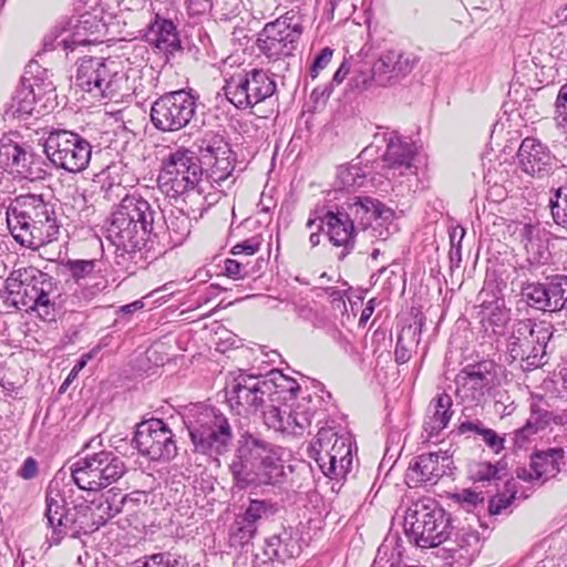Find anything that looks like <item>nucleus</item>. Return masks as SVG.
<instances>
[{
    "label": "nucleus",
    "mask_w": 567,
    "mask_h": 567,
    "mask_svg": "<svg viewBox=\"0 0 567 567\" xmlns=\"http://www.w3.org/2000/svg\"><path fill=\"white\" fill-rule=\"evenodd\" d=\"M284 449L245 434L239 441L236 458L230 464V471L237 483L281 484L287 478L284 465Z\"/></svg>",
    "instance_id": "obj_1"
},
{
    "label": "nucleus",
    "mask_w": 567,
    "mask_h": 567,
    "mask_svg": "<svg viewBox=\"0 0 567 567\" xmlns=\"http://www.w3.org/2000/svg\"><path fill=\"white\" fill-rule=\"evenodd\" d=\"M158 188L169 198L203 205L207 200L203 167L194 152L181 147L162 159Z\"/></svg>",
    "instance_id": "obj_2"
},
{
    "label": "nucleus",
    "mask_w": 567,
    "mask_h": 567,
    "mask_svg": "<svg viewBox=\"0 0 567 567\" xmlns=\"http://www.w3.org/2000/svg\"><path fill=\"white\" fill-rule=\"evenodd\" d=\"M156 212L144 198L126 195L115 207L107 227V237L125 252L140 249L154 228Z\"/></svg>",
    "instance_id": "obj_3"
},
{
    "label": "nucleus",
    "mask_w": 567,
    "mask_h": 567,
    "mask_svg": "<svg viewBox=\"0 0 567 567\" xmlns=\"http://www.w3.org/2000/svg\"><path fill=\"white\" fill-rule=\"evenodd\" d=\"M184 423L194 453L217 461L229 451L234 439L231 426L228 419L215 408L194 405L189 409Z\"/></svg>",
    "instance_id": "obj_4"
},
{
    "label": "nucleus",
    "mask_w": 567,
    "mask_h": 567,
    "mask_svg": "<svg viewBox=\"0 0 567 567\" xmlns=\"http://www.w3.org/2000/svg\"><path fill=\"white\" fill-rule=\"evenodd\" d=\"M75 85L95 99L110 100L124 97L135 90L122 61L92 56L81 59Z\"/></svg>",
    "instance_id": "obj_5"
},
{
    "label": "nucleus",
    "mask_w": 567,
    "mask_h": 567,
    "mask_svg": "<svg viewBox=\"0 0 567 567\" xmlns=\"http://www.w3.org/2000/svg\"><path fill=\"white\" fill-rule=\"evenodd\" d=\"M92 513H94V502L90 505L80 504L73 509L66 508V502L60 491V482L51 481L45 496L44 520L51 535H47L49 547L59 544L69 530L76 533H92L97 530L93 525Z\"/></svg>",
    "instance_id": "obj_6"
},
{
    "label": "nucleus",
    "mask_w": 567,
    "mask_h": 567,
    "mask_svg": "<svg viewBox=\"0 0 567 567\" xmlns=\"http://www.w3.org/2000/svg\"><path fill=\"white\" fill-rule=\"evenodd\" d=\"M404 530L416 546L436 547L451 535V517L435 501L420 499L408 508Z\"/></svg>",
    "instance_id": "obj_7"
},
{
    "label": "nucleus",
    "mask_w": 567,
    "mask_h": 567,
    "mask_svg": "<svg viewBox=\"0 0 567 567\" xmlns=\"http://www.w3.org/2000/svg\"><path fill=\"white\" fill-rule=\"evenodd\" d=\"M70 473L80 489L97 492L117 482L126 473V466L114 452L101 451L78 458L70 465Z\"/></svg>",
    "instance_id": "obj_8"
},
{
    "label": "nucleus",
    "mask_w": 567,
    "mask_h": 567,
    "mask_svg": "<svg viewBox=\"0 0 567 567\" xmlns=\"http://www.w3.org/2000/svg\"><path fill=\"white\" fill-rule=\"evenodd\" d=\"M308 453L327 477L343 478L352 468L351 439L332 429H320Z\"/></svg>",
    "instance_id": "obj_9"
},
{
    "label": "nucleus",
    "mask_w": 567,
    "mask_h": 567,
    "mask_svg": "<svg viewBox=\"0 0 567 567\" xmlns=\"http://www.w3.org/2000/svg\"><path fill=\"white\" fill-rule=\"evenodd\" d=\"M553 336V327L532 319L519 320L512 326L506 340V354L511 362L527 361L529 365L543 364L542 359Z\"/></svg>",
    "instance_id": "obj_10"
},
{
    "label": "nucleus",
    "mask_w": 567,
    "mask_h": 567,
    "mask_svg": "<svg viewBox=\"0 0 567 567\" xmlns=\"http://www.w3.org/2000/svg\"><path fill=\"white\" fill-rule=\"evenodd\" d=\"M43 152L58 168L80 173L89 166L92 146L81 135L59 130L50 132L44 138Z\"/></svg>",
    "instance_id": "obj_11"
},
{
    "label": "nucleus",
    "mask_w": 567,
    "mask_h": 567,
    "mask_svg": "<svg viewBox=\"0 0 567 567\" xmlns=\"http://www.w3.org/2000/svg\"><path fill=\"white\" fill-rule=\"evenodd\" d=\"M302 32L300 18L289 11L264 27L258 34L257 44L268 60L278 61L293 54Z\"/></svg>",
    "instance_id": "obj_12"
},
{
    "label": "nucleus",
    "mask_w": 567,
    "mask_h": 567,
    "mask_svg": "<svg viewBox=\"0 0 567 567\" xmlns=\"http://www.w3.org/2000/svg\"><path fill=\"white\" fill-rule=\"evenodd\" d=\"M417 62L419 58L414 53L385 51L374 61L369 72L357 71L353 78L354 85L359 90L392 86L410 74Z\"/></svg>",
    "instance_id": "obj_13"
},
{
    "label": "nucleus",
    "mask_w": 567,
    "mask_h": 567,
    "mask_svg": "<svg viewBox=\"0 0 567 567\" xmlns=\"http://www.w3.org/2000/svg\"><path fill=\"white\" fill-rule=\"evenodd\" d=\"M275 382V378L268 380L244 372L234 375L225 388L230 409L238 415L257 412L264 406L266 398L272 393Z\"/></svg>",
    "instance_id": "obj_14"
},
{
    "label": "nucleus",
    "mask_w": 567,
    "mask_h": 567,
    "mask_svg": "<svg viewBox=\"0 0 567 567\" xmlns=\"http://www.w3.org/2000/svg\"><path fill=\"white\" fill-rule=\"evenodd\" d=\"M196 97L177 90L158 97L151 109V121L162 132H175L187 126L196 114Z\"/></svg>",
    "instance_id": "obj_15"
},
{
    "label": "nucleus",
    "mask_w": 567,
    "mask_h": 567,
    "mask_svg": "<svg viewBox=\"0 0 567 567\" xmlns=\"http://www.w3.org/2000/svg\"><path fill=\"white\" fill-rule=\"evenodd\" d=\"M276 89L275 80L259 69L233 75L223 87L227 100L238 109L255 106L272 96Z\"/></svg>",
    "instance_id": "obj_16"
},
{
    "label": "nucleus",
    "mask_w": 567,
    "mask_h": 567,
    "mask_svg": "<svg viewBox=\"0 0 567 567\" xmlns=\"http://www.w3.org/2000/svg\"><path fill=\"white\" fill-rule=\"evenodd\" d=\"M341 207L344 217H349L357 229L371 230V236L385 239L389 235L388 226L392 223L394 212L382 202L369 196H353L348 198Z\"/></svg>",
    "instance_id": "obj_17"
},
{
    "label": "nucleus",
    "mask_w": 567,
    "mask_h": 567,
    "mask_svg": "<svg viewBox=\"0 0 567 567\" xmlns=\"http://www.w3.org/2000/svg\"><path fill=\"white\" fill-rule=\"evenodd\" d=\"M200 159L206 168L205 185L220 187L224 182L233 176L235 168V153L229 144L214 133L206 134L198 145Z\"/></svg>",
    "instance_id": "obj_18"
},
{
    "label": "nucleus",
    "mask_w": 567,
    "mask_h": 567,
    "mask_svg": "<svg viewBox=\"0 0 567 567\" xmlns=\"http://www.w3.org/2000/svg\"><path fill=\"white\" fill-rule=\"evenodd\" d=\"M174 434L159 419H151L137 425L134 442L142 455L153 461H169L177 455Z\"/></svg>",
    "instance_id": "obj_19"
},
{
    "label": "nucleus",
    "mask_w": 567,
    "mask_h": 567,
    "mask_svg": "<svg viewBox=\"0 0 567 567\" xmlns=\"http://www.w3.org/2000/svg\"><path fill=\"white\" fill-rule=\"evenodd\" d=\"M494 363L482 361L465 367L456 377V396L466 406L485 402L494 385Z\"/></svg>",
    "instance_id": "obj_20"
},
{
    "label": "nucleus",
    "mask_w": 567,
    "mask_h": 567,
    "mask_svg": "<svg viewBox=\"0 0 567 567\" xmlns=\"http://www.w3.org/2000/svg\"><path fill=\"white\" fill-rule=\"evenodd\" d=\"M65 35L61 39L63 50L73 52L79 47H85L101 42L100 37L105 29L97 16L85 12L79 17L63 18Z\"/></svg>",
    "instance_id": "obj_21"
},
{
    "label": "nucleus",
    "mask_w": 567,
    "mask_h": 567,
    "mask_svg": "<svg viewBox=\"0 0 567 567\" xmlns=\"http://www.w3.org/2000/svg\"><path fill=\"white\" fill-rule=\"evenodd\" d=\"M517 158L520 169L536 178L549 176L557 166V159L550 150L534 137H526L522 141Z\"/></svg>",
    "instance_id": "obj_22"
},
{
    "label": "nucleus",
    "mask_w": 567,
    "mask_h": 567,
    "mask_svg": "<svg viewBox=\"0 0 567 567\" xmlns=\"http://www.w3.org/2000/svg\"><path fill=\"white\" fill-rule=\"evenodd\" d=\"M451 461L446 452H436L419 455L414 458L405 474L409 486L419 484H435L446 473Z\"/></svg>",
    "instance_id": "obj_23"
},
{
    "label": "nucleus",
    "mask_w": 567,
    "mask_h": 567,
    "mask_svg": "<svg viewBox=\"0 0 567 567\" xmlns=\"http://www.w3.org/2000/svg\"><path fill=\"white\" fill-rule=\"evenodd\" d=\"M344 215L343 208L340 206L338 210L327 212L322 218H320L319 229H322L323 225L327 228V235L330 243L336 247H341L342 251L340 258H344L354 248V239L357 228L352 224L349 217Z\"/></svg>",
    "instance_id": "obj_24"
},
{
    "label": "nucleus",
    "mask_w": 567,
    "mask_h": 567,
    "mask_svg": "<svg viewBox=\"0 0 567 567\" xmlns=\"http://www.w3.org/2000/svg\"><path fill=\"white\" fill-rule=\"evenodd\" d=\"M34 81L33 60L31 59L24 66L8 111L11 112L13 117L27 120L32 115L35 107Z\"/></svg>",
    "instance_id": "obj_25"
},
{
    "label": "nucleus",
    "mask_w": 567,
    "mask_h": 567,
    "mask_svg": "<svg viewBox=\"0 0 567 567\" xmlns=\"http://www.w3.org/2000/svg\"><path fill=\"white\" fill-rule=\"evenodd\" d=\"M414 152L409 143L402 142L399 137H390L386 151L383 154L384 166L392 177L403 176L413 173Z\"/></svg>",
    "instance_id": "obj_26"
},
{
    "label": "nucleus",
    "mask_w": 567,
    "mask_h": 567,
    "mask_svg": "<svg viewBox=\"0 0 567 567\" xmlns=\"http://www.w3.org/2000/svg\"><path fill=\"white\" fill-rule=\"evenodd\" d=\"M453 401L447 393H440L430 402L424 417L423 430L427 439L437 436L450 423Z\"/></svg>",
    "instance_id": "obj_27"
},
{
    "label": "nucleus",
    "mask_w": 567,
    "mask_h": 567,
    "mask_svg": "<svg viewBox=\"0 0 567 567\" xmlns=\"http://www.w3.org/2000/svg\"><path fill=\"white\" fill-rule=\"evenodd\" d=\"M564 458L561 449H549L533 455L529 464L527 477L529 481H540L542 483L556 476L560 471V463Z\"/></svg>",
    "instance_id": "obj_28"
},
{
    "label": "nucleus",
    "mask_w": 567,
    "mask_h": 567,
    "mask_svg": "<svg viewBox=\"0 0 567 567\" xmlns=\"http://www.w3.org/2000/svg\"><path fill=\"white\" fill-rule=\"evenodd\" d=\"M301 553V546L298 538L291 533L285 530L279 535H274L266 542L264 549L265 556L272 563L285 564L292 560Z\"/></svg>",
    "instance_id": "obj_29"
},
{
    "label": "nucleus",
    "mask_w": 567,
    "mask_h": 567,
    "mask_svg": "<svg viewBox=\"0 0 567 567\" xmlns=\"http://www.w3.org/2000/svg\"><path fill=\"white\" fill-rule=\"evenodd\" d=\"M145 39L151 45L165 53H173L179 49L176 28L171 20L157 17L150 25Z\"/></svg>",
    "instance_id": "obj_30"
},
{
    "label": "nucleus",
    "mask_w": 567,
    "mask_h": 567,
    "mask_svg": "<svg viewBox=\"0 0 567 567\" xmlns=\"http://www.w3.org/2000/svg\"><path fill=\"white\" fill-rule=\"evenodd\" d=\"M38 231L43 235L41 244L56 239L60 226L56 223L55 205L45 203L42 195H38Z\"/></svg>",
    "instance_id": "obj_31"
},
{
    "label": "nucleus",
    "mask_w": 567,
    "mask_h": 567,
    "mask_svg": "<svg viewBox=\"0 0 567 567\" xmlns=\"http://www.w3.org/2000/svg\"><path fill=\"white\" fill-rule=\"evenodd\" d=\"M167 234L173 246L182 245L190 234L192 221L183 208L174 207L165 216Z\"/></svg>",
    "instance_id": "obj_32"
},
{
    "label": "nucleus",
    "mask_w": 567,
    "mask_h": 567,
    "mask_svg": "<svg viewBox=\"0 0 567 567\" xmlns=\"http://www.w3.org/2000/svg\"><path fill=\"white\" fill-rule=\"evenodd\" d=\"M529 411L530 413L527 421L536 430L543 431L551 423H564V415L554 414V412L549 410L548 403L544 401L542 398L532 399Z\"/></svg>",
    "instance_id": "obj_33"
},
{
    "label": "nucleus",
    "mask_w": 567,
    "mask_h": 567,
    "mask_svg": "<svg viewBox=\"0 0 567 567\" xmlns=\"http://www.w3.org/2000/svg\"><path fill=\"white\" fill-rule=\"evenodd\" d=\"M548 311L555 312L567 306V276L556 275L545 284Z\"/></svg>",
    "instance_id": "obj_34"
},
{
    "label": "nucleus",
    "mask_w": 567,
    "mask_h": 567,
    "mask_svg": "<svg viewBox=\"0 0 567 567\" xmlns=\"http://www.w3.org/2000/svg\"><path fill=\"white\" fill-rule=\"evenodd\" d=\"M52 78L53 73L48 69L38 71V91H42L41 94L38 92V102L42 101L41 110L45 114L51 113L59 105L56 87Z\"/></svg>",
    "instance_id": "obj_35"
},
{
    "label": "nucleus",
    "mask_w": 567,
    "mask_h": 567,
    "mask_svg": "<svg viewBox=\"0 0 567 567\" xmlns=\"http://www.w3.org/2000/svg\"><path fill=\"white\" fill-rule=\"evenodd\" d=\"M13 214L12 218H8L12 236L22 246L32 248L34 239L33 231L31 229L33 221L32 217L23 212H13Z\"/></svg>",
    "instance_id": "obj_36"
},
{
    "label": "nucleus",
    "mask_w": 567,
    "mask_h": 567,
    "mask_svg": "<svg viewBox=\"0 0 567 567\" xmlns=\"http://www.w3.org/2000/svg\"><path fill=\"white\" fill-rule=\"evenodd\" d=\"M35 285L28 282V278L21 279L18 289L11 291L14 295L12 302L16 307L23 309L25 312L35 310Z\"/></svg>",
    "instance_id": "obj_37"
},
{
    "label": "nucleus",
    "mask_w": 567,
    "mask_h": 567,
    "mask_svg": "<svg viewBox=\"0 0 567 567\" xmlns=\"http://www.w3.org/2000/svg\"><path fill=\"white\" fill-rule=\"evenodd\" d=\"M522 296L536 310L548 311L545 284H525L522 288Z\"/></svg>",
    "instance_id": "obj_38"
},
{
    "label": "nucleus",
    "mask_w": 567,
    "mask_h": 567,
    "mask_svg": "<svg viewBox=\"0 0 567 567\" xmlns=\"http://www.w3.org/2000/svg\"><path fill=\"white\" fill-rule=\"evenodd\" d=\"M504 468L489 462H477L471 465L470 476L474 482H496L502 478Z\"/></svg>",
    "instance_id": "obj_39"
},
{
    "label": "nucleus",
    "mask_w": 567,
    "mask_h": 567,
    "mask_svg": "<svg viewBox=\"0 0 567 567\" xmlns=\"http://www.w3.org/2000/svg\"><path fill=\"white\" fill-rule=\"evenodd\" d=\"M549 206L555 223L567 229V185L556 190Z\"/></svg>",
    "instance_id": "obj_40"
},
{
    "label": "nucleus",
    "mask_w": 567,
    "mask_h": 567,
    "mask_svg": "<svg viewBox=\"0 0 567 567\" xmlns=\"http://www.w3.org/2000/svg\"><path fill=\"white\" fill-rule=\"evenodd\" d=\"M511 319V311L504 306L496 305L487 316L482 317V323L486 330L499 333Z\"/></svg>",
    "instance_id": "obj_41"
},
{
    "label": "nucleus",
    "mask_w": 567,
    "mask_h": 567,
    "mask_svg": "<svg viewBox=\"0 0 567 567\" xmlns=\"http://www.w3.org/2000/svg\"><path fill=\"white\" fill-rule=\"evenodd\" d=\"M121 512V506L112 503L109 498H100L94 501V513H92L93 525L100 528L109 519Z\"/></svg>",
    "instance_id": "obj_42"
},
{
    "label": "nucleus",
    "mask_w": 567,
    "mask_h": 567,
    "mask_svg": "<svg viewBox=\"0 0 567 567\" xmlns=\"http://www.w3.org/2000/svg\"><path fill=\"white\" fill-rule=\"evenodd\" d=\"M290 420L286 425V434L300 436L302 435L311 425L310 416L305 411H299L297 409L289 408Z\"/></svg>",
    "instance_id": "obj_43"
},
{
    "label": "nucleus",
    "mask_w": 567,
    "mask_h": 567,
    "mask_svg": "<svg viewBox=\"0 0 567 567\" xmlns=\"http://www.w3.org/2000/svg\"><path fill=\"white\" fill-rule=\"evenodd\" d=\"M289 408L285 405L284 408L270 406L267 411L264 412L265 423L268 427L274 429L275 431H279L286 433L287 422L290 420Z\"/></svg>",
    "instance_id": "obj_44"
},
{
    "label": "nucleus",
    "mask_w": 567,
    "mask_h": 567,
    "mask_svg": "<svg viewBox=\"0 0 567 567\" xmlns=\"http://www.w3.org/2000/svg\"><path fill=\"white\" fill-rule=\"evenodd\" d=\"M9 156L12 158V167L16 168L17 173L23 176L24 178H29L32 174L31 166L33 155L28 154L21 146L13 145L11 147V152H7Z\"/></svg>",
    "instance_id": "obj_45"
},
{
    "label": "nucleus",
    "mask_w": 567,
    "mask_h": 567,
    "mask_svg": "<svg viewBox=\"0 0 567 567\" xmlns=\"http://www.w3.org/2000/svg\"><path fill=\"white\" fill-rule=\"evenodd\" d=\"M339 186L346 189L361 187L363 185V174L361 168L353 165L340 167L337 174Z\"/></svg>",
    "instance_id": "obj_46"
},
{
    "label": "nucleus",
    "mask_w": 567,
    "mask_h": 567,
    "mask_svg": "<svg viewBox=\"0 0 567 567\" xmlns=\"http://www.w3.org/2000/svg\"><path fill=\"white\" fill-rule=\"evenodd\" d=\"M134 567H185V563L171 554L161 553L146 557L144 561H136Z\"/></svg>",
    "instance_id": "obj_47"
},
{
    "label": "nucleus",
    "mask_w": 567,
    "mask_h": 567,
    "mask_svg": "<svg viewBox=\"0 0 567 567\" xmlns=\"http://www.w3.org/2000/svg\"><path fill=\"white\" fill-rule=\"evenodd\" d=\"M557 125L567 134V82L559 89L555 102V116Z\"/></svg>",
    "instance_id": "obj_48"
},
{
    "label": "nucleus",
    "mask_w": 567,
    "mask_h": 567,
    "mask_svg": "<svg viewBox=\"0 0 567 567\" xmlns=\"http://www.w3.org/2000/svg\"><path fill=\"white\" fill-rule=\"evenodd\" d=\"M65 35V27L63 20H60L42 39V51L48 52L54 50L60 44L61 39Z\"/></svg>",
    "instance_id": "obj_49"
},
{
    "label": "nucleus",
    "mask_w": 567,
    "mask_h": 567,
    "mask_svg": "<svg viewBox=\"0 0 567 567\" xmlns=\"http://www.w3.org/2000/svg\"><path fill=\"white\" fill-rule=\"evenodd\" d=\"M225 274L234 279L239 280L250 276L248 262L236 259H226L224 265Z\"/></svg>",
    "instance_id": "obj_50"
},
{
    "label": "nucleus",
    "mask_w": 567,
    "mask_h": 567,
    "mask_svg": "<svg viewBox=\"0 0 567 567\" xmlns=\"http://www.w3.org/2000/svg\"><path fill=\"white\" fill-rule=\"evenodd\" d=\"M55 307L51 305L48 293L41 290L38 292V317L45 322H52L55 321Z\"/></svg>",
    "instance_id": "obj_51"
},
{
    "label": "nucleus",
    "mask_w": 567,
    "mask_h": 567,
    "mask_svg": "<svg viewBox=\"0 0 567 567\" xmlns=\"http://www.w3.org/2000/svg\"><path fill=\"white\" fill-rule=\"evenodd\" d=\"M256 533V526L247 524L244 519L235 522L231 528V537L240 544L248 543Z\"/></svg>",
    "instance_id": "obj_52"
},
{
    "label": "nucleus",
    "mask_w": 567,
    "mask_h": 567,
    "mask_svg": "<svg viewBox=\"0 0 567 567\" xmlns=\"http://www.w3.org/2000/svg\"><path fill=\"white\" fill-rule=\"evenodd\" d=\"M333 52V49L326 47L313 59V62L310 68V76L312 79H316L319 75L320 71L328 66V64L331 62Z\"/></svg>",
    "instance_id": "obj_53"
},
{
    "label": "nucleus",
    "mask_w": 567,
    "mask_h": 567,
    "mask_svg": "<svg viewBox=\"0 0 567 567\" xmlns=\"http://www.w3.org/2000/svg\"><path fill=\"white\" fill-rule=\"evenodd\" d=\"M480 439L495 454H498L505 447V437L498 435L493 429L487 427Z\"/></svg>",
    "instance_id": "obj_54"
},
{
    "label": "nucleus",
    "mask_w": 567,
    "mask_h": 567,
    "mask_svg": "<svg viewBox=\"0 0 567 567\" xmlns=\"http://www.w3.org/2000/svg\"><path fill=\"white\" fill-rule=\"evenodd\" d=\"M261 246L259 237H251L241 243H238L231 248V254L235 256H252Z\"/></svg>",
    "instance_id": "obj_55"
},
{
    "label": "nucleus",
    "mask_w": 567,
    "mask_h": 567,
    "mask_svg": "<svg viewBox=\"0 0 567 567\" xmlns=\"http://www.w3.org/2000/svg\"><path fill=\"white\" fill-rule=\"evenodd\" d=\"M539 430H536L527 420L526 423L513 433V440L516 447H524Z\"/></svg>",
    "instance_id": "obj_56"
},
{
    "label": "nucleus",
    "mask_w": 567,
    "mask_h": 567,
    "mask_svg": "<svg viewBox=\"0 0 567 567\" xmlns=\"http://www.w3.org/2000/svg\"><path fill=\"white\" fill-rule=\"evenodd\" d=\"M68 268L75 279L84 278L94 269L92 260H69Z\"/></svg>",
    "instance_id": "obj_57"
},
{
    "label": "nucleus",
    "mask_w": 567,
    "mask_h": 567,
    "mask_svg": "<svg viewBox=\"0 0 567 567\" xmlns=\"http://www.w3.org/2000/svg\"><path fill=\"white\" fill-rule=\"evenodd\" d=\"M265 511L266 506L264 502L251 501L241 519H244L247 524L255 525V523L261 517V514L265 513Z\"/></svg>",
    "instance_id": "obj_58"
},
{
    "label": "nucleus",
    "mask_w": 567,
    "mask_h": 567,
    "mask_svg": "<svg viewBox=\"0 0 567 567\" xmlns=\"http://www.w3.org/2000/svg\"><path fill=\"white\" fill-rule=\"evenodd\" d=\"M483 422L480 420L464 421L460 424L458 431L461 434H472L475 439L480 437L483 431H486Z\"/></svg>",
    "instance_id": "obj_59"
},
{
    "label": "nucleus",
    "mask_w": 567,
    "mask_h": 567,
    "mask_svg": "<svg viewBox=\"0 0 567 567\" xmlns=\"http://www.w3.org/2000/svg\"><path fill=\"white\" fill-rule=\"evenodd\" d=\"M458 499L471 507L476 506L478 503H483V496L481 493H476L471 489H464L457 495Z\"/></svg>",
    "instance_id": "obj_60"
},
{
    "label": "nucleus",
    "mask_w": 567,
    "mask_h": 567,
    "mask_svg": "<svg viewBox=\"0 0 567 567\" xmlns=\"http://www.w3.org/2000/svg\"><path fill=\"white\" fill-rule=\"evenodd\" d=\"M513 497L514 496H511V497L497 496V497L492 498L489 501V506H488L489 513L492 515L499 514L503 509H505L509 506Z\"/></svg>",
    "instance_id": "obj_61"
},
{
    "label": "nucleus",
    "mask_w": 567,
    "mask_h": 567,
    "mask_svg": "<svg viewBox=\"0 0 567 567\" xmlns=\"http://www.w3.org/2000/svg\"><path fill=\"white\" fill-rule=\"evenodd\" d=\"M394 357L398 364L406 363L411 358L410 350L403 344L401 337L398 338Z\"/></svg>",
    "instance_id": "obj_62"
},
{
    "label": "nucleus",
    "mask_w": 567,
    "mask_h": 567,
    "mask_svg": "<svg viewBox=\"0 0 567 567\" xmlns=\"http://www.w3.org/2000/svg\"><path fill=\"white\" fill-rule=\"evenodd\" d=\"M18 475L23 480H31L35 477V458L29 456L22 467L18 471Z\"/></svg>",
    "instance_id": "obj_63"
},
{
    "label": "nucleus",
    "mask_w": 567,
    "mask_h": 567,
    "mask_svg": "<svg viewBox=\"0 0 567 567\" xmlns=\"http://www.w3.org/2000/svg\"><path fill=\"white\" fill-rule=\"evenodd\" d=\"M188 10L193 14H202L212 9V0H187Z\"/></svg>",
    "instance_id": "obj_64"
}]
</instances>
